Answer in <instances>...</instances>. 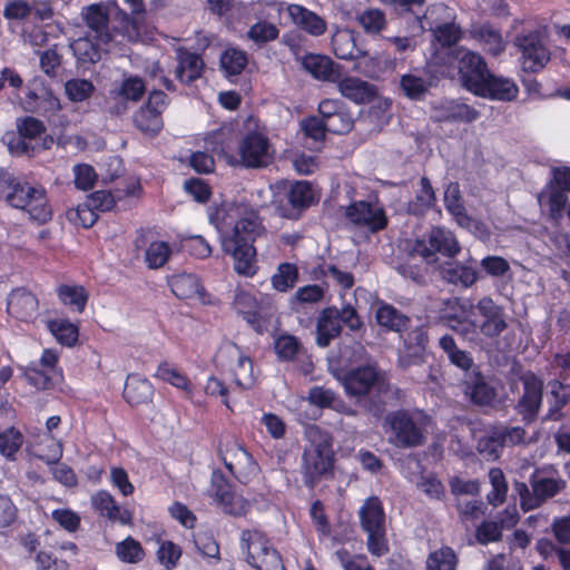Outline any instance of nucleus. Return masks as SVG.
<instances>
[{
    "label": "nucleus",
    "mask_w": 570,
    "mask_h": 570,
    "mask_svg": "<svg viewBox=\"0 0 570 570\" xmlns=\"http://www.w3.org/2000/svg\"><path fill=\"white\" fill-rule=\"evenodd\" d=\"M538 202L540 205L546 204L551 217L558 219L562 216L567 196L564 191L554 187L553 184H549L546 189L539 194Z\"/></svg>",
    "instance_id": "nucleus-49"
},
{
    "label": "nucleus",
    "mask_w": 570,
    "mask_h": 570,
    "mask_svg": "<svg viewBox=\"0 0 570 570\" xmlns=\"http://www.w3.org/2000/svg\"><path fill=\"white\" fill-rule=\"evenodd\" d=\"M170 254L167 243L154 242L146 249L145 259L150 268H159L168 261Z\"/></svg>",
    "instance_id": "nucleus-63"
},
{
    "label": "nucleus",
    "mask_w": 570,
    "mask_h": 570,
    "mask_svg": "<svg viewBox=\"0 0 570 570\" xmlns=\"http://www.w3.org/2000/svg\"><path fill=\"white\" fill-rule=\"evenodd\" d=\"M489 480L492 485V490L488 493V502L498 507L502 504L507 498L508 483L501 469L492 468L489 471Z\"/></svg>",
    "instance_id": "nucleus-56"
},
{
    "label": "nucleus",
    "mask_w": 570,
    "mask_h": 570,
    "mask_svg": "<svg viewBox=\"0 0 570 570\" xmlns=\"http://www.w3.org/2000/svg\"><path fill=\"white\" fill-rule=\"evenodd\" d=\"M390 442L400 448H415L424 442L428 417L420 412L395 411L386 415Z\"/></svg>",
    "instance_id": "nucleus-5"
},
{
    "label": "nucleus",
    "mask_w": 570,
    "mask_h": 570,
    "mask_svg": "<svg viewBox=\"0 0 570 570\" xmlns=\"http://www.w3.org/2000/svg\"><path fill=\"white\" fill-rule=\"evenodd\" d=\"M464 394L476 405H489L495 397V391L480 373H473L464 381Z\"/></svg>",
    "instance_id": "nucleus-31"
},
{
    "label": "nucleus",
    "mask_w": 570,
    "mask_h": 570,
    "mask_svg": "<svg viewBox=\"0 0 570 570\" xmlns=\"http://www.w3.org/2000/svg\"><path fill=\"white\" fill-rule=\"evenodd\" d=\"M285 9L291 21L309 36L320 37L326 31V21L312 10L301 4H287Z\"/></svg>",
    "instance_id": "nucleus-21"
},
{
    "label": "nucleus",
    "mask_w": 570,
    "mask_h": 570,
    "mask_svg": "<svg viewBox=\"0 0 570 570\" xmlns=\"http://www.w3.org/2000/svg\"><path fill=\"white\" fill-rule=\"evenodd\" d=\"M272 286L275 291L285 293L292 289L298 282V268L291 263H282L273 274Z\"/></svg>",
    "instance_id": "nucleus-48"
},
{
    "label": "nucleus",
    "mask_w": 570,
    "mask_h": 570,
    "mask_svg": "<svg viewBox=\"0 0 570 570\" xmlns=\"http://www.w3.org/2000/svg\"><path fill=\"white\" fill-rule=\"evenodd\" d=\"M287 198L292 207L306 208L315 200V193L312 185L307 181L294 183L287 194Z\"/></svg>",
    "instance_id": "nucleus-54"
},
{
    "label": "nucleus",
    "mask_w": 570,
    "mask_h": 570,
    "mask_svg": "<svg viewBox=\"0 0 570 570\" xmlns=\"http://www.w3.org/2000/svg\"><path fill=\"white\" fill-rule=\"evenodd\" d=\"M131 8V13L134 14L130 18L126 12L119 10V14L121 16V20L124 22V33L130 41H137L141 38L144 30V3L142 0H125Z\"/></svg>",
    "instance_id": "nucleus-35"
},
{
    "label": "nucleus",
    "mask_w": 570,
    "mask_h": 570,
    "mask_svg": "<svg viewBox=\"0 0 570 570\" xmlns=\"http://www.w3.org/2000/svg\"><path fill=\"white\" fill-rule=\"evenodd\" d=\"M515 45L521 51V66L524 71L538 72L550 60V51L538 31L517 37Z\"/></svg>",
    "instance_id": "nucleus-13"
},
{
    "label": "nucleus",
    "mask_w": 570,
    "mask_h": 570,
    "mask_svg": "<svg viewBox=\"0 0 570 570\" xmlns=\"http://www.w3.org/2000/svg\"><path fill=\"white\" fill-rule=\"evenodd\" d=\"M17 127L21 138L12 148H16V153L29 154L30 150H33V147H31L26 139L31 140L41 135L45 131V126L40 120L33 117H26L19 120Z\"/></svg>",
    "instance_id": "nucleus-42"
},
{
    "label": "nucleus",
    "mask_w": 570,
    "mask_h": 570,
    "mask_svg": "<svg viewBox=\"0 0 570 570\" xmlns=\"http://www.w3.org/2000/svg\"><path fill=\"white\" fill-rule=\"evenodd\" d=\"M303 68L315 79L336 81L341 75V67L331 58L323 55L309 53L302 58Z\"/></svg>",
    "instance_id": "nucleus-23"
},
{
    "label": "nucleus",
    "mask_w": 570,
    "mask_h": 570,
    "mask_svg": "<svg viewBox=\"0 0 570 570\" xmlns=\"http://www.w3.org/2000/svg\"><path fill=\"white\" fill-rule=\"evenodd\" d=\"M345 216L354 226L371 233H377L387 225L384 208L377 203L354 202L346 207Z\"/></svg>",
    "instance_id": "nucleus-12"
},
{
    "label": "nucleus",
    "mask_w": 570,
    "mask_h": 570,
    "mask_svg": "<svg viewBox=\"0 0 570 570\" xmlns=\"http://www.w3.org/2000/svg\"><path fill=\"white\" fill-rule=\"evenodd\" d=\"M481 321L476 322L479 331L488 336L500 335L507 327L503 308L494 303L491 297H482L474 306Z\"/></svg>",
    "instance_id": "nucleus-17"
},
{
    "label": "nucleus",
    "mask_w": 570,
    "mask_h": 570,
    "mask_svg": "<svg viewBox=\"0 0 570 570\" xmlns=\"http://www.w3.org/2000/svg\"><path fill=\"white\" fill-rule=\"evenodd\" d=\"M401 338L404 350L400 356V363L402 366H409L422 357L429 342L428 332L423 326H417L405 335L401 334Z\"/></svg>",
    "instance_id": "nucleus-22"
},
{
    "label": "nucleus",
    "mask_w": 570,
    "mask_h": 570,
    "mask_svg": "<svg viewBox=\"0 0 570 570\" xmlns=\"http://www.w3.org/2000/svg\"><path fill=\"white\" fill-rule=\"evenodd\" d=\"M177 60L178 66L176 69V78L179 81L190 83L202 76L205 65L198 55L184 49H178Z\"/></svg>",
    "instance_id": "nucleus-30"
},
{
    "label": "nucleus",
    "mask_w": 570,
    "mask_h": 570,
    "mask_svg": "<svg viewBox=\"0 0 570 570\" xmlns=\"http://www.w3.org/2000/svg\"><path fill=\"white\" fill-rule=\"evenodd\" d=\"M238 163L246 168L268 166L274 157V148L268 138L261 131H249L239 141Z\"/></svg>",
    "instance_id": "nucleus-10"
},
{
    "label": "nucleus",
    "mask_w": 570,
    "mask_h": 570,
    "mask_svg": "<svg viewBox=\"0 0 570 570\" xmlns=\"http://www.w3.org/2000/svg\"><path fill=\"white\" fill-rule=\"evenodd\" d=\"M81 17L86 26L90 30L89 35L98 41V43H110L112 35L109 31V13L106 4L94 3L82 9Z\"/></svg>",
    "instance_id": "nucleus-19"
},
{
    "label": "nucleus",
    "mask_w": 570,
    "mask_h": 570,
    "mask_svg": "<svg viewBox=\"0 0 570 570\" xmlns=\"http://www.w3.org/2000/svg\"><path fill=\"white\" fill-rule=\"evenodd\" d=\"M92 35L79 37L70 43L76 58L81 62H97L100 59V51L107 50L109 43H98L91 39Z\"/></svg>",
    "instance_id": "nucleus-39"
},
{
    "label": "nucleus",
    "mask_w": 570,
    "mask_h": 570,
    "mask_svg": "<svg viewBox=\"0 0 570 570\" xmlns=\"http://www.w3.org/2000/svg\"><path fill=\"white\" fill-rule=\"evenodd\" d=\"M146 90V85L138 77H128L121 83L110 90V99H124L126 101H138Z\"/></svg>",
    "instance_id": "nucleus-45"
},
{
    "label": "nucleus",
    "mask_w": 570,
    "mask_h": 570,
    "mask_svg": "<svg viewBox=\"0 0 570 570\" xmlns=\"http://www.w3.org/2000/svg\"><path fill=\"white\" fill-rule=\"evenodd\" d=\"M210 491L217 507L225 513L240 515L247 511V501L233 491L232 485L222 472H213Z\"/></svg>",
    "instance_id": "nucleus-14"
},
{
    "label": "nucleus",
    "mask_w": 570,
    "mask_h": 570,
    "mask_svg": "<svg viewBox=\"0 0 570 570\" xmlns=\"http://www.w3.org/2000/svg\"><path fill=\"white\" fill-rule=\"evenodd\" d=\"M432 83V77H429L425 72L419 71L405 73L400 79L402 92L413 100L422 99Z\"/></svg>",
    "instance_id": "nucleus-34"
},
{
    "label": "nucleus",
    "mask_w": 570,
    "mask_h": 570,
    "mask_svg": "<svg viewBox=\"0 0 570 570\" xmlns=\"http://www.w3.org/2000/svg\"><path fill=\"white\" fill-rule=\"evenodd\" d=\"M340 311L336 307L324 308L316 323V344L326 347L341 333Z\"/></svg>",
    "instance_id": "nucleus-27"
},
{
    "label": "nucleus",
    "mask_w": 570,
    "mask_h": 570,
    "mask_svg": "<svg viewBox=\"0 0 570 570\" xmlns=\"http://www.w3.org/2000/svg\"><path fill=\"white\" fill-rule=\"evenodd\" d=\"M240 460L234 463V469L230 473L242 483H247L252 478L257 475L258 473V464L253 459V456L246 453H238Z\"/></svg>",
    "instance_id": "nucleus-60"
},
{
    "label": "nucleus",
    "mask_w": 570,
    "mask_h": 570,
    "mask_svg": "<svg viewBox=\"0 0 570 570\" xmlns=\"http://www.w3.org/2000/svg\"><path fill=\"white\" fill-rule=\"evenodd\" d=\"M345 392L353 397L363 399L373 393V400L366 410L375 416H380L386 404L391 403L396 389L389 382L386 374L376 366H360L350 371L344 379Z\"/></svg>",
    "instance_id": "nucleus-2"
},
{
    "label": "nucleus",
    "mask_w": 570,
    "mask_h": 570,
    "mask_svg": "<svg viewBox=\"0 0 570 570\" xmlns=\"http://www.w3.org/2000/svg\"><path fill=\"white\" fill-rule=\"evenodd\" d=\"M376 324L385 331L401 334L407 330L410 318L391 304L380 302L374 307Z\"/></svg>",
    "instance_id": "nucleus-25"
},
{
    "label": "nucleus",
    "mask_w": 570,
    "mask_h": 570,
    "mask_svg": "<svg viewBox=\"0 0 570 570\" xmlns=\"http://www.w3.org/2000/svg\"><path fill=\"white\" fill-rule=\"evenodd\" d=\"M94 91V83L87 79L73 78L65 83L66 96L73 102L85 101Z\"/></svg>",
    "instance_id": "nucleus-59"
},
{
    "label": "nucleus",
    "mask_w": 570,
    "mask_h": 570,
    "mask_svg": "<svg viewBox=\"0 0 570 570\" xmlns=\"http://www.w3.org/2000/svg\"><path fill=\"white\" fill-rule=\"evenodd\" d=\"M459 556L448 546L431 551L425 560L426 570H458Z\"/></svg>",
    "instance_id": "nucleus-43"
},
{
    "label": "nucleus",
    "mask_w": 570,
    "mask_h": 570,
    "mask_svg": "<svg viewBox=\"0 0 570 570\" xmlns=\"http://www.w3.org/2000/svg\"><path fill=\"white\" fill-rule=\"evenodd\" d=\"M26 104L30 111L42 115H56L61 109L60 100L48 88H41L39 92L30 91Z\"/></svg>",
    "instance_id": "nucleus-33"
},
{
    "label": "nucleus",
    "mask_w": 570,
    "mask_h": 570,
    "mask_svg": "<svg viewBox=\"0 0 570 570\" xmlns=\"http://www.w3.org/2000/svg\"><path fill=\"white\" fill-rule=\"evenodd\" d=\"M92 508L104 518L114 523L130 525L132 523L131 512L119 505L115 498L106 490H100L91 497Z\"/></svg>",
    "instance_id": "nucleus-20"
},
{
    "label": "nucleus",
    "mask_w": 570,
    "mask_h": 570,
    "mask_svg": "<svg viewBox=\"0 0 570 570\" xmlns=\"http://www.w3.org/2000/svg\"><path fill=\"white\" fill-rule=\"evenodd\" d=\"M26 380L38 390H47L53 385L56 375L46 371L39 370L37 366H28L23 373Z\"/></svg>",
    "instance_id": "nucleus-64"
},
{
    "label": "nucleus",
    "mask_w": 570,
    "mask_h": 570,
    "mask_svg": "<svg viewBox=\"0 0 570 570\" xmlns=\"http://www.w3.org/2000/svg\"><path fill=\"white\" fill-rule=\"evenodd\" d=\"M8 312L19 320H28L38 311V299L24 288L12 291L8 298Z\"/></svg>",
    "instance_id": "nucleus-29"
},
{
    "label": "nucleus",
    "mask_w": 570,
    "mask_h": 570,
    "mask_svg": "<svg viewBox=\"0 0 570 570\" xmlns=\"http://www.w3.org/2000/svg\"><path fill=\"white\" fill-rule=\"evenodd\" d=\"M58 296L65 305L75 307L78 312L83 311L88 298L85 288L77 285H60Z\"/></svg>",
    "instance_id": "nucleus-58"
},
{
    "label": "nucleus",
    "mask_w": 570,
    "mask_h": 570,
    "mask_svg": "<svg viewBox=\"0 0 570 570\" xmlns=\"http://www.w3.org/2000/svg\"><path fill=\"white\" fill-rule=\"evenodd\" d=\"M439 345L446 353L451 363L458 367L469 370L473 365V360L470 354L460 350L452 336H442L439 341Z\"/></svg>",
    "instance_id": "nucleus-53"
},
{
    "label": "nucleus",
    "mask_w": 570,
    "mask_h": 570,
    "mask_svg": "<svg viewBox=\"0 0 570 570\" xmlns=\"http://www.w3.org/2000/svg\"><path fill=\"white\" fill-rule=\"evenodd\" d=\"M167 105V95L160 90H153L147 102L134 114L135 127L146 136H156L163 129L161 114Z\"/></svg>",
    "instance_id": "nucleus-11"
},
{
    "label": "nucleus",
    "mask_w": 570,
    "mask_h": 570,
    "mask_svg": "<svg viewBox=\"0 0 570 570\" xmlns=\"http://www.w3.org/2000/svg\"><path fill=\"white\" fill-rule=\"evenodd\" d=\"M48 330L56 340L66 346H72L78 341V327L68 320H52L47 323Z\"/></svg>",
    "instance_id": "nucleus-50"
},
{
    "label": "nucleus",
    "mask_w": 570,
    "mask_h": 570,
    "mask_svg": "<svg viewBox=\"0 0 570 570\" xmlns=\"http://www.w3.org/2000/svg\"><path fill=\"white\" fill-rule=\"evenodd\" d=\"M361 522L367 533V547L371 553L381 557L387 552L385 539V515L381 501L373 497L365 501L360 511Z\"/></svg>",
    "instance_id": "nucleus-8"
},
{
    "label": "nucleus",
    "mask_w": 570,
    "mask_h": 570,
    "mask_svg": "<svg viewBox=\"0 0 570 570\" xmlns=\"http://www.w3.org/2000/svg\"><path fill=\"white\" fill-rule=\"evenodd\" d=\"M422 18L416 16L411 21V32L407 36L386 37L385 41L392 45L397 53L412 52L416 48V37L424 32Z\"/></svg>",
    "instance_id": "nucleus-44"
},
{
    "label": "nucleus",
    "mask_w": 570,
    "mask_h": 570,
    "mask_svg": "<svg viewBox=\"0 0 570 570\" xmlns=\"http://www.w3.org/2000/svg\"><path fill=\"white\" fill-rule=\"evenodd\" d=\"M407 250L412 257L419 256L426 264H435L438 253L452 258L460 253L461 246L451 230L433 227L423 238L411 242Z\"/></svg>",
    "instance_id": "nucleus-6"
},
{
    "label": "nucleus",
    "mask_w": 570,
    "mask_h": 570,
    "mask_svg": "<svg viewBox=\"0 0 570 570\" xmlns=\"http://www.w3.org/2000/svg\"><path fill=\"white\" fill-rule=\"evenodd\" d=\"M114 205L115 199L109 191L98 190L88 197L87 203L85 205L78 207V212L90 215L89 224H94L97 219L95 210H110L114 207Z\"/></svg>",
    "instance_id": "nucleus-46"
},
{
    "label": "nucleus",
    "mask_w": 570,
    "mask_h": 570,
    "mask_svg": "<svg viewBox=\"0 0 570 570\" xmlns=\"http://www.w3.org/2000/svg\"><path fill=\"white\" fill-rule=\"evenodd\" d=\"M217 361L233 374L234 382L238 387L246 390L254 385L253 363L235 343L223 344L217 353Z\"/></svg>",
    "instance_id": "nucleus-9"
},
{
    "label": "nucleus",
    "mask_w": 570,
    "mask_h": 570,
    "mask_svg": "<svg viewBox=\"0 0 570 570\" xmlns=\"http://www.w3.org/2000/svg\"><path fill=\"white\" fill-rule=\"evenodd\" d=\"M434 200L435 195L430 180L422 177L420 179V191L415 199L409 203V212L417 216L423 215L434 204Z\"/></svg>",
    "instance_id": "nucleus-51"
},
{
    "label": "nucleus",
    "mask_w": 570,
    "mask_h": 570,
    "mask_svg": "<svg viewBox=\"0 0 570 570\" xmlns=\"http://www.w3.org/2000/svg\"><path fill=\"white\" fill-rule=\"evenodd\" d=\"M481 87V91H476L475 95L494 100L511 101L518 96L519 92V89L513 80L509 78L497 77L491 73H489Z\"/></svg>",
    "instance_id": "nucleus-24"
},
{
    "label": "nucleus",
    "mask_w": 570,
    "mask_h": 570,
    "mask_svg": "<svg viewBox=\"0 0 570 570\" xmlns=\"http://www.w3.org/2000/svg\"><path fill=\"white\" fill-rule=\"evenodd\" d=\"M233 306L255 328H259V303L255 295L244 288H236Z\"/></svg>",
    "instance_id": "nucleus-32"
},
{
    "label": "nucleus",
    "mask_w": 570,
    "mask_h": 570,
    "mask_svg": "<svg viewBox=\"0 0 570 570\" xmlns=\"http://www.w3.org/2000/svg\"><path fill=\"white\" fill-rule=\"evenodd\" d=\"M459 71L463 85L473 94L481 91V85L490 73L483 58L471 51L463 52L459 62Z\"/></svg>",
    "instance_id": "nucleus-18"
},
{
    "label": "nucleus",
    "mask_w": 570,
    "mask_h": 570,
    "mask_svg": "<svg viewBox=\"0 0 570 570\" xmlns=\"http://www.w3.org/2000/svg\"><path fill=\"white\" fill-rule=\"evenodd\" d=\"M171 292L178 298H194L204 296V288L199 279L191 274L174 275L169 279Z\"/></svg>",
    "instance_id": "nucleus-37"
},
{
    "label": "nucleus",
    "mask_w": 570,
    "mask_h": 570,
    "mask_svg": "<svg viewBox=\"0 0 570 570\" xmlns=\"http://www.w3.org/2000/svg\"><path fill=\"white\" fill-rule=\"evenodd\" d=\"M278 29L275 24L267 21H258L247 31V38L257 45L273 41L278 37Z\"/></svg>",
    "instance_id": "nucleus-62"
},
{
    "label": "nucleus",
    "mask_w": 570,
    "mask_h": 570,
    "mask_svg": "<svg viewBox=\"0 0 570 570\" xmlns=\"http://www.w3.org/2000/svg\"><path fill=\"white\" fill-rule=\"evenodd\" d=\"M247 62V53L237 48H227L220 56V67L227 76L239 75Z\"/></svg>",
    "instance_id": "nucleus-52"
},
{
    "label": "nucleus",
    "mask_w": 570,
    "mask_h": 570,
    "mask_svg": "<svg viewBox=\"0 0 570 570\" xmlns=\"http://www.w3.org/2000/svg\"><path fill=\"white\" fill-rule=\"evenodd\" d=\"M240 547L247 563L257 570H285L279 553L258 530L244 531Z\"/></svg>",
    "instance_id": "nucleus-7"
},
{
    "label": "nucleus",
    "mask_w": 570,
    "mask_h": 570,
    "mask_svg": "<svg viewBox=\"0 0 570 570\" xmlns=\"http://www.w3.org/2000/svg\"><path fill=\"white\" fill-rule=\"evenodd\" d=\"M567 485L561 478H543L531 483L533 490V510L541 507L547 500L560 493Z\"/></svg>",
    "instance_id": "nucleus-40"
},
{
    "label": "nucleus",
    "mask_w": 570,
    "mask_h": 570,
    "mask_svg": "<svg viewBox=\"0 0 570 570\" xmlns=\"http://www.w3.org/2000/svg\"><path fill=\"white\" fill-rule=\"evenodd\" d=\"M153 385L147 379L138 375L127 377L124 395L128 403L138 405L148 402L153 396Z\"/></svg>",
    "instance_id": "nucleus-38"
},
{
    "label": "nucleus",
    "mask_w": 570,
    "mask_h": 570,
    "mask_svg": "<svg viewBox=\"0 0 570 570\" xmlns=\"http://www.w3.org/2000/svg\"><path fill=\"white\" fill-rule=\"evenodd\" d=\"M432 117L436 121L471 122L479 118V112L465 104L445 101L434 106Z\"/></svg>",
    "instance_id": "nucleus-28"
},
{
    "label": "nucleus",
    "mask_w": 570,
    "mask_h": 570,
    "mask_svg": "<svg viewBox=\"0 0 570 570\" xmlns=\"http://www.w3.org/2000/svg\"><path fill=\"white\" fill-rule=\"evenodd\" d=\"M155 376L168 382L177 389L190 392V385L187 377L180 373L175 366L167 362L160 363L157 367Z\"/></svg>",
    "instance_id": "nucleus-61"
},
{
    "label": "nucleus",
    "mask_w": 570,
    "mask_h": 570,
    "mask_svg": "<svg viewBox=\"0 0 570 570\" xmlns=\"http://www.w3.org/2000/svg\"><path fill=\"white\" fill-rule=\"evenodd\" d=\"M522 393L517 402V410L527 420H533L541 406L543 382L532 373L521 376Z\"/></svg>",
    "instance_id": "nucleus-16"
},
{
    "label": "nucleus",
    "mask_w": 570,
    "mask_h": 570,
    "mask_svg": "<svg viewBox=\"0 0 570 570\" xmlns=\"http://www.w3.org/2000/svg\"><path fill=\"white\" fill-rule=\"evenodd\" d=\"M332 49L338 59L351 60L357 57L355 36L350 29H336L332 36Z\"/></svg>",
    "instance_id": "nucleus-41"
},
{
    "label": "nucleus",
    "mask_w": 570,
    "mask_h": 570,
    "mask_svg": "<svg viewBox=\"0 0 570 570\" xmlns=\"http://www.w3.org/2000/svg\"><path fill=\"white\" fill-rule=\"evenodd\" d=\"M115 553L124 563H138L145 557L141 544L132 537H127L118 542L115 547Z\"/></svg>",
    "instance_id": "nucleus-55"
},
{
    "label": "nucleus",
    "mask_w": 570,
    "mask_h": 570,
    "mask_svg": "<svg viewBox=\"0 0 570 570\" xmlns=\"http://www.w3.org/2000/svg\"><path fill=\"white\" fill-rule=\"evenodd\" d=\"M356 21L366 35H379L387 24L385 13L376 8H368L356 16Z\"/></svg>",
    "instance_id": "nucleus-47"
},
{
    "label": "nucleus",
    "mask_w": 570,
    "mask_h": 570,
    "mask_svg": "<svg viewBox=\"0 0 570 570\" xmlns=\"http://www.w3.org/2000/svg\"><path fill=\"white\" fill-rule=\"evenodd\" d=\"M0 190L10 206L28 212L33 220L46 223L51 219L52 212L41 186H33L8 176L0 179Z\"/></svg>",
    "instance_id": "nucleus-4"
},
{
    "label": "nucleus",
    "mask_w": 570,
    "mask_h": 570,
    "mask_svg": "<svg viewBox=\"0 0 570 570\" xmlns=\"http://www.w3.org/2000/svg\"><path fill=\"white\" fill-rule=\"evenodd\" d=\"M222 223L225 227L233 225L230 233L223 237L222 247L234 258L235 272L253 276L256 273V250L253 242L262 229L257 212L243 202L226 204L223 208Z\"/></svg>",
    "instance_id": "nucleus-1"
},
{
    "label": "nucleus",
    "mask_w": 570,
    "mask_h": 570,
    "mask_svg": "<svg viewBox=\"0 0 570 570\" xmlns=\"http://www.w3.org/2000/svg\"><path fill=\"white\" fill-rule=\"evenodd\" d=\"M306 438L308 444L303 451L301 469L304 483L313 488L333 470V438L327 431L316 425L307 428Z\"/></svg>",
    "instance_id": "nucleus-3"
},
{
    "label": "nucleus",
    "mask_w": 570,
    "mask_h": 570,
    "mask_svg": "<svg viewBox=\"0 0 570 570\" xmlns=\"http://www.w3.org/2000/svg\"><path fill=\"white\" fill-rule=\"evenodd\" d=\"M23 444V435L14 428H8L1 432L0 453L8 460H16V454Z\"/></svg>",
    "instance_id": "nucleus-57"
},
{
    "label": "nucleus",
    "mask_w": 570,
    "mask_h": 570,
    "mask_svg": "<svg viewBox=\"0 0 570 570\" xmlns=\"http://www.w3.org/2000/svg\"><path fill=\"white\" fill-rule=\"evenodd\" d=\"M441 273L446 282L464 288L472 286L478 281V272L474 267L458 262L446 263Z\"/></svg>",
    "instance_id": "nucleus-36"
},
{
    "label": "nucleus",
    "mask_w": 570,
    "mask_h": 570,
    "mask_svg": "<svg viewBox=\"0 0 570 570\" xmlns=\"http://www.w3.org/2000/svg\"><path fill=\"white\" fill-rule=\"evenodd\" d=\"M337 89L342 96L355 104H368L376 97V88L357 77H346L340 80Z\"/></svg>",
    "instance_id": "nucleus-26"
},
{
    "label": "nucleus",
    "mask_w": 570,
    "mask_h": 570,
    "mask_svg": "<svg viewBox=\"0 0 570 570\" xmlns=\"http://www.w3.org/2000/svg\"><path fill=\"white\" fill-rule=\"evenodd\" d=\"M444 205L446 210L454 217L456 223L480 236L488 235L487 227L479 220L470 217L462 202L460 185L450 183L444 191Z\"/></svg>",
    "instance_id": "nucleus-15"
}]
</instances>
